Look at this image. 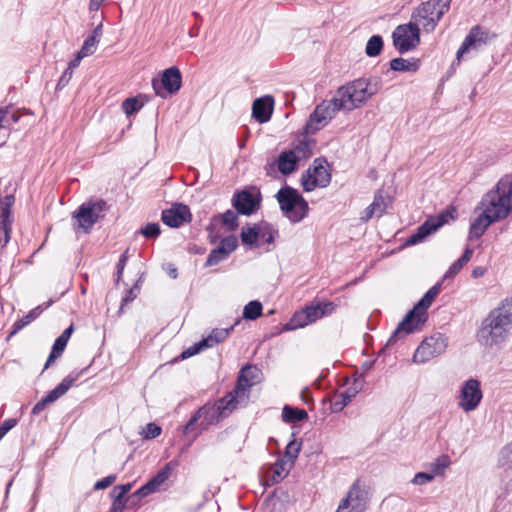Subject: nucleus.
I'll use <instances>...</instances> for the list:
<instances>
[{
	"label": "nucleus",
	"mask_w": 512,
	"mask_h": 512,
	"mask_svg": "<svg viewBox=\"0 0 512 512\" xmlns=\"http://www.w3.org/2000/svg\"><path fill=\"white\" fill-rule=\"evenodd\" d=\"M512 175L502 177L496 187L481 199L476 210L481 213L470 226V238H479L495 222L508 217L512 211Z\"/></svg>",
	"instance_id": "1"
},
{
	"label": "nucleus",
	"mask_w": 512,
	"mask_h": 512,
	"mask_svg": "<svg viewBox=\"0 0 512 512\" xmlns=\"http://www.w3.org/2000/svg\"><path fill=\"white\" fill-rule=\"evenodd\" d=\"M512 329V297L506 298L482 321L477 333L479 343L493 347L503 343Z\"/></svg>",
	"instance_id": "2"
},
{
	"label": "nucleus",
	"mask_w": 512,
	"mask_h": 512,
	"mask_svg": "<svg viewBox=\"0 0 512 512\" xmlns=\"http://www.w3.org/2000/svg\"><path fill=\"white\" fill-rule=\"evenodd\" d=\"M440 291V285L431 287L418 303L410 310L398 324L396 330L387 341V346L393 345L402 337L418 331L427 320V309L431 306Z\"/></svg>",
	"instance_id": "3"
},
{
	"label": "nucleus",
	"mask_w": 512,
	"mask_h": 512,
	"mask_svg": "<svg viewBox=\"0 0 512 512\" xmlns=\"http://www.w3.org/2000/svg\"><path fill=\"white\" fill-rule=\"evenodd\" d=\"M381 88L378 78H359L338 88V95L344 110L352 111L365 104Z\"/></svg>",
	"instance_id": "4"
},
{
	"label": "nucleus",
	"mask_w": 512,
	"mask_h": 512,
	"mask_svg": "<svg viewBox=\"0 0 512 512\" xmlns=\"http://www.w3.org/2000/svg\"><path fill=\"white\" fill-rule=\"evenodd\" d=\"M240 404L232 397L227 395L215 404H206L201 407L188 421L184 427V433H187L192 427L201 420L200 426L206 429L208 426L218 423L221 419L227 417Z\"/></svg>",
	"instance_id": "5"
},
{
	"label": "nucleus",
	"mask_w": 512,
	"mask_h": 512,
	"mask_svg": "<svg viewBox=\"0 0 512 512\" xmlns=\"http://www.w3.org/2000/svg\"><path fill=\"white\" fill-rule=\"evenodd\" d=\"M451 0H428L419 5L411 15V22L426 33L434 31L443 15L449 10Z\"/></svg>",
	"instance_id": "6"
},
{
	"label": "nucleus",
	"mask_w": 512,
	"mask_h": 512,
	"mask_svg": "<svg viewBox=\"0 0 512 512\" xmlns=\"http://www.w3.org/2000/svg\"><path fill=\"white\" fill-rule=\"evenodd\" d=\"M283 214L293 223L303 220L309 211L308 202L294 188L286 186L276 194Z\"/></svg>",
	"instance_id": "7"
},
{
	"label": "nucleus",
	"mask_w": 512,
	"mask_h": 512,
	"mask_svg": "<svg viewBox=\"0 0 512 512\" xmlns=\"http://www.w3.org/2000/svg\"><path fill=\"white\" fill-rule=\"evenodd\" d=\"M106 209L107 203L102 199L84 202L73 213V219H75L74 229L88 233Z\"/></svg>",
	"instance_id": "8"
},
{
	"label": "nucleus",
	"mask_w": 512,
	"mask_h": 512,
	"mask_svg": "<svg viewBox=\"0 0 512 512\" xmlns=\"http://www.w3.org/2000/svg\"><path fill=\"white\" fill-rule=\"evenodd\" d=\"M454 208H448L437 216L429 217L422 225H420L415 233L408 239L407 244L414 245L423 241L427 236L437 231L444 224L454 219Z\"/></svg>",
	"instance_id": "9"
},
{
	"label": "nucleus",
	"mask_w": 512,
	"mask_h": 512,
	"mask_svg": "<svg viewBox=\"0 0 512 512\" xmlns=\"http://www.w3.org/2000/svg\"><path fill=\"white\" fill-rule=\"evenodd\" d=\"M393 44L401 53L414 49L420 43V28L409 22L396 27L392 34Z\"/></svg>",
	"instance_id": "10"
},
{
	"label": "nucleus",
	"mask_w": 512,
	"mask_h": 512,
	"mask_svg": "<svg viewBox=\"0 0 512 512\" xmlns=\"http://www.w3.org/2000/svg\"><path fill=\"white\" fill-rule=\"evenodd\" d=\"M447 348V338L442 334H436L424 339L416 349L413 355V362L426 363L434 357L445 352Z\"/></svg>",
	"instance_id": "11"
},
{
	"label": "nucleus",
	"mask_w": 512,
	"mask_h": 512,
	"mask_svg": "<svg viewBox=\"0 0 512 512\" xmlns=\"http://www.w3.org/2000/svg\"><path fill=\"white\" fill-rule=\"evenodd\" d=\"M489 39L490 33L487 29L479 25L472 27L457 51V62L459 63L461 61L464 54L470 51H478L485 46L489 42Z\"/></svg>",
	"instance_id": "12"
},
{
	"label": "nucleus",
	"mask_w": 512,
	"mask_h": 512,
	"mask_svg": "<svg viewBox=\"0 0 512 512\" xmlns=\"http://www.w3.org/2000/svg\"><path fill=\"white\" fill-rule=\"evenodd\" d=\"M181 73L176 66L163 71L161 80L153 79L152 87L156 95L165 97L164 91L174 94L181 88Z\"/></svg>",
	"instance_id": "13"
},
{
	"label": "nucleus",
	"mask_w": 512,
	"mask_h": 512,
	"mask_svg": "<svg viewBox=\"0 0 512 512\" xmlns=\"http://www.w3.org/2000/svg\"><path fill=\"white\" fill-rule=\"evenodd\" d=\"M483 394L477 379L467 380L460 392L459 406L465 411H474L480 404Z\"/></svg>",
	"instance_id": "14"
},
{
	"label": "nucleus",
	"mask_w": 512,
	"mask_h": 512,
	"mask_svg": "<svg viewBox=\"0 0 512 512\" xmlns=\"http://www.w3.org/2000/svg\"><path fill=\"white\" fill-rule=\"evenodd\" d=\"M80 373H71L66 376L53 390H51L42 400L37 402L33 409L32 414L38 415L46 407V405L55 402L61 396H63L73 385V383L79 378Z\"/></svg>",
	"instance_id": "15"
},
{
	"label": "nucleus",
	"mask_w": 512,
	"mask_h": 512,
	"mask_svg": "<svg viewBox=\"0 0 512 512\" xmlns=\"http://www.w3.org/2000/svg\"><path fill=\"white\" fill-rule=\"evenodd\" d=\"M258 370L254 366H246L241 369L238 381L233 390L232 397L239 403L248 398V392L251 386L256 383Z\"/></svg>",
	"instance_id": "16"
},
{
	"label": "nucleus",
	"mask_w": 512,
	"mask_h": 512,
	"mask_svg": "<svg viewBox=\"0 0 512 512\" xmlns=\"http://www.w3.org/2000/svg\"><path fill=\"white\" fill-rule=\"evenodd\" d=\"M177 466L175 462H169L158 471L145 485L138 489L133 496L146 497L147 495L159 491L161 486L168 480L173 469Z\"/></svg>",
	"instance_id": "17"
},
{
	"label": "nucleus",
	"mask_w": 512,
	"mask_h": 512,
	"mask_svg": "<svg viewBox=\"0 0 512 512\" xmlns=\"http://www.w3.org/2000/svg\"><path fill=\"white\" fill-rule=\"evenodd\" d=\"M331 180L327 169L322 165H316L307 171L302 177V185L305 191L310 192L316 187H326Z\"/></svg>",
	"instance_id": "18"
},
{
	"label": "nucleus",
	"mask_w": 512,
	"mask_h": 512,
	"mask_svg": "<svg viewBox=\"0 0 512 512\" xmlns=\"http://www.w3.org/2000/svg\"><path fill=\"white\" fill-rule=\"evenodd\" d=\"M235 210L242 215H251L260 207V200L247 190L236 193L232 199Z\"/></svg>",
	"instance_id": "19"
},
{
	"label": "nucleus",
	"mask_w": 512,
	"mask_h": 512,
	"mask_svg": "<svg viewBox=\"0 0 512 512\" xmlns=\"http://www.w3.org/2000/svg\"><path fill=\"white\" fill-rule=\"evenodd\" d=\"M352 512H364L367 507V494L356 481L347 493L346 498L341 501Z\"/></svg>",
	"instance_id": "20"
},
{
	"label": "nucleus",
	"mask_w": 512,
	"mask_h": 512,
	"mask_svg": "<svg viewBox=\"0 0 512 512\" xmlns=\"http://www.w3.org/2000/svg\"><path fill=\"white\" fill-rule=\"evenodd\" d=\"M190 219V210L184 204H175L171 209L162 212V221L169 227H179Z\"/></svg>",
	"instance_id": "21"
},
{
	"label": "nucleus",
	"mask_w": 512,
	"mask_h": 512,
	"mask_svg": "<svg viewBox=\"0 0 512 512\" xmlns=\"http://www.w3.org/2000/svg\"><path fill=\"white\" fill-rule=\"evenodd\" d=\"M14 202L15 198L13 195H6L0 200V230L4 233L2 246H5L10 239L12 224L11 211Z\"/></svg>",
	"instance_id": "22"
},
{
	"label": "nucleus",
	"mask_w": 512,
	"mask_h": 512,
	"mask_svg": "<svg viewBox=\"0 0 512 512\" xmlns=\"http://www.w3.org/2000/svg\"><path fill=\"white\" fill-rule=\"evenodd\" d=\"M73 331H74V327H73V325H70L55 340L52 350H51V353L45 363V369H47L57 358H59L61 356Z\"/></svg>",
	"instance_id": "23"
},
{
	"label": "nucleus",
	"mask_w": 512,
	"mask_h": 512,
	"mask_svg": "<svg viewBox=\"0 0 512 512\" xmlns=\"http://www.w3.org/2000/svg\"><path fill=\"white\" fill-rule=\"evenodd\" d=\"M272 102H273V100L271 97L256 99L252 105L253 117L260 123L267 122L270 119L271 114H272V110H271Z\"/></svg>",
	"instance_id": "24"
},
{
	"label": "nucleus",
	"mask_w": 512,
	"mask_h": 512,
	"mask_svg": "<svg viewBox=\"0 0 512 512\" xmlns=\"http://www.w3.org/2000/svg\"><path fill=\"white\" fill-rule=\"evenodd\" d=\"M340 110H344V106H342V102L338 95L335 94L331 100L323 101L321 104L316 106L315 116L323 114V116H327L329 119H332Z\"/></svg>",
	"instance_id": "25"
},
{
	"label": "nucleus",
	"mask_w": 512,
	"mask_h": 512,
	"mask_svg": "<svg viewBox=\"0 0 512 512\" xmlns=\"http://www.w3.org/2000/svg\"><path fill=\"white\" fill-rule=\"evenodd\" d=\"M335 309V305L332 302L326 303H318L316 305L307 306L304 308L306 313V318H309L308 321L311 323L316 320L322 318L325 315L331 314Z\"/></svg>",
	"instance_id": "26"
},
{
	"label": "nucleus",
	"mask_w": 512,
	"mask_h": 512,
	"mask_svg": "<svg viewBox=\"0 0 512 512\" xmlns=\"http://www.w3.org/2000/svg\"><path fill=\"white\" fill-rule=\"evenodd\" d=\"M240 319H237L235 321V323L229 327V328H226V329H213L211 331V333L203 340V342H205L206 344V347L207 348H211L221 342H223L229 335L230 333L234 330L235 326H237L239 323H240Z\"/></svg>",
	"instance_id": "27"
},
{
	"label": "nucleus",
	"mask_w": 512,
	"mask_h": 512,
	"mask_svg": "<svg viewBox=\"0 0 512 512\" xmlns=\"http://www.w3.org/2000/svg\"><path fill=\"white\" fill-rule=\"evenodd\" d=\"M298 161L299 160L294 155V152H291L290 150L283 151L278 157V170L283 175H289L295 170Z\"/></svg>",
	"instance_id": "28"
},
{
	"label": "nucleus",
	"mask_w": 512,
	"mask_h": 512,
	"mask_svg": "<svg viewBox=\"0 0 512 512\" xmlns=\"http://www.w3.org/2000/svg\"><path fill=\"white\" fill-rule=\"evenodd\" d=\"M17 118L14 113L8 110H0V146H2L9 135V126L12 122H16Z\"/></svg>",
	"instance_id": "29"
},
{
	"label": "nucleus",
	"mask_w": 512,
	"mask_h": 512,
	"mask_svg": "<svg viewBox=\"0 0 512 512\" xmlns=\"http://www.w3.org/2000/svg\"><path fill=\"white\" fill-rule=\"evenodd\" d=\"M307 418L308 414L304 409L293 408L288 405L282 409V419L286 423H296Z\"/></svg>",
	"instance_id": "30"
},
{
	"label": "nucleus",
	"mask_w": 512,
	"mask_h": 512,
	"mask_svg": "<svg viewBox=\"0 0 512 512\" xmlns=\"http://www.w3.org/2000/svg\"><path fill=\"white\" fill-rule=\"evenodd\" d=\"M331 119H329L327 116H323V114H319L315 116V110L310 115L306 125H305V132L307 134H314L318 130H320L322 127L326 126L328 122Z\"/></svg>",
	"instance_id": "31"
},
{
	"label": "nucleus",
	"mask_w": 512,
	"mask_h": 512,
	"mask_svg": "<svg viewBox=\"0 0 512 512\" xmlns=\"http://www.w3.org/2000/svg\"><path fill=\"white\" fill-rule=\"evenodd\" d=\"M43 311L42 306H37L33 310H31L27 315L16 321L13 325V329L10 333V337L15 335L17 332L22 330L24 327L29 325L33 320H35Z\"/></svg>",
	"instance_id": "32"
},
{
	"label": "nucleus",
	"mask_w": 512,
	"mask_h": 512,
	"mask_svg": "<svg viewBox=\"0 0 512 512\" xmlns=\"http://www.w3.org/2000/svg\"><path fill=\"white\" fill-rule=\"evenodd\" d=\"M390 68L394 71L407 72L412 71L416 72L419 68L417 61H409L404 58H394L390 61Z\"/></svg>",
	"instance_id": "33"
},
{
	"label": "nucleus",
	"mask_w": 512,
	"mask_h": 512,
	"mask_svg": "<svg viewBox=\"0 0 512 512\" xmlns=\"http://www.w3.org/2000/svg\"><path fill=\"white\" fill-rule=\"evenodd\" d=\"M293 465L294 464H292L291 461H287L285 458H279L276 461L273 469V481L278 482L279 480L283 479L288 474Z\"/></svg>",
	"instance_id": "34"
},
{
	"label": "nucleus",
	"mask_w": 512,
	"mask_h": 512,
	"mask_svg": "<svg viewBox=\"0 0 512 512\" xmlns=\"http://www.w3.org/2000/svg\"><path fill=\"white\" fill-rule=\"evenodd\" d=\"M450 464L451 460L449 456L441 455L430 464V473L434 475V477L442 476Z\"/></svg>",
	"instance_id": "35"
},
{
	"label": "nucleus",
	"mask_w": 512,
	"mask_h": 512,
	"mask_svg": "<svg viewBox=\"0 0 512 512\" xmlns=\"http://www.w3.org/2000/svg\"><path fill=\"white\" fill-rule=\"evenodd\" d=\"M290 151L294 152L299 161L306 159L312 154V142L305 139L299 140Z\"/></svg>",
	"instance_id": "36"
},
{
	"label": "nucleus",
	"mask_w": 512,
	"mask_h": 512,
	"mask_svg": "<svg viewBox=\"0 0 512 512\" xmlns=\"http://www.w3.org/2000/svg\"><path fill=\"white\" fill-rule=\"evenodd\" d=\"M260 224L252 227L243 228L241 231V240L246 245H253L260 238Z\"/></svg>",
	"instance_id": "37"
},
{
	"label": "nucleus",
	"mask_w": 512,
	"mask_h": 512,
	"mask_svg": "<svg viewBox=\"0 0 512 512\" xmlns=\"http://www.w3.org/2000/svg\"><path fill=\"white\" fill-rule=\"evenodd\" d=\"M262 309L263 306L259 301H250L248 304L245 305L243 309V318L247 320H256L258 317L261 316Z\"/></svg>",
	"instance_id": "38"
},
{
	"label": "nucleus",
	"mask_w": 512,
	"mask_h": 512,
	"mask_svg": "<svg viewBox=\"0 0 512 512\" xmlns=\"http://www.w3.org/2000/svg\"><path fill=\"white\" fill-rule=\"evenodd\" d=\"M383 48V40L379 35H373L367 42L365 52L369 57L378 56Z\"/></svg>",
	"instance_id": "39"
},
{
	"label": "nucleus",
	"mask_w": 512,
	"mask_h": 512,
	"mask_svg": "<svg viewBox=\"0 0 512 512\" xmlns=\"http://www.w3.org/2000/svg\"><path fill=\"white\" fill-rule=\"evenodd\" d=\"M223 225L227 226L228 231H235L238 227V216L232 210H227L218 216Z\"/></svg>",
	"instance_id": "40"
},
{
	"label": "nucleus",
	"mask_w": 512,
	"mask_h": 512,
	"mask_svg": "<svg viewBox=\"0 0 512 512\" xmlns=\"http://www.w3.org/2000/svg\"><path fill=\"white\" fill-rule=\"evenodd\" d=\"M228 256L229 255L218 246L217 248L213 249L210 252V254L207 257L205 265L207 267L215 266L219 264L221 261L228 258Z\"/></svg>",
	"instance_id": "41"
},
{
	"label": "nucleus",
	"mask_w": 512,
	"mask_h": 512,
	"mask_svg": "<svg viewBox=\"0 0 512 512\" xmlns=\"http://www.w3.org/2000/svg\"><path fill=\"white\" fill-rule=\"evenodd\" d=\"M308 319L309 318H306L305 310L302 309L294 314V316L290 320V323L288 324L289 327L287 329H297L305 327L311 323L310 321H308Z\"/></svg>",
	"instance_id": "42"
},
{
	"label": "nucleus",
	"mask_w": 512,
	"mask_h": 512,
	"mask_svg": "<svg viewBox=\"0 0 512 512\" xmlns=\"http://www.w3.org/2000/svg\"><path fill=\"white\" fill-rule=\"evenodd\" d=\"M369 206L375 211L376 216H382L387 208V202L381 193H377Z\"/></svg>",
	"instance_id": "43"
},
{
	"label": "nucleus",
	"mask_w": 512,
	"mask_h": 512,
	"mask_svg": "<svg viewBox=\"0 0 512 512\" xmlns=\"http://www.w3.org/2000/svg\"><path fill=\"white\" fill-rule=\"evenodd\" d=\"M98 39H96L95 35L89 36L83 43L79 53H81V56H89L92 55L97 47Z\"/></svg>",
	"instance_id": "44"
},
{
	"label": "nucleus",
	"mask_w": 512,
	"mask_h": 512,
	"mask_svg": "<svg viewBox=\"0 0 512 512\" xmlns=\"http://www.w3.org/2000/svg\"><path fill=\"white\" fill-rule=\"evenodd\" d=\"M301 449V443L297 442L296 440H293L288 443L286 450H285V459L287 461H291L292 464H294L296 458L298 457V454Z\"/></svg>",
	"instance_id": "45"
},
{
	"label": "nucleus",
	"mask_w": 512,
	"mask_h": 512,
	"mask_svg": "<svg viewBox=\"0 0 512 512\" xmlns=\"http://www.w3.org/2000/svg\"><path fill=\"white\" fill-rule=\"evenodd\" d=\"M141 107L142 104L136 98H127L122 103V109L128 116L136 113Z\"/></svg>",
	"instance_id": "46"
},
{
	"label": "nucleus",
	"mask_w": 512,
	"mask_h": 512,
	"mask_svg": "<svg viewBox=\"0 0 512 512\" xmlns=\"http://www.w3.org/2000/svg\"><path fill=\"white\" fill-rule=\"evenodd\" d=\"M238 246V240L236 236L231 235L221 240L219 248L230 255Z\"/></svg>",
	"instance_id": "47"
},
{
	"label": "nucleus",
	"mask_w": 512,
	"mask_h": 512,
	"mask_svg": "<svg viewBox=\"0 0 512 512\" xmlns=\"http://www.w3.org/2000/svg\"><path fill=\"white\" fill-rule=\"evenodd\" d=\"M499 462L506 468H512V442L501 450Z\"/></svg>",
	"instance_id": "48"
},
{
	"label": "nucleus",
	"mask_w": 512,
	"mask_h": 512,
	"mask_svg": "<svg viewBox=\"0 0 512 512\" xmlns=\"http://www.w3.org/2000/svg\"><path fill=\"white\" fill-rule=\"evenodd\" d=\"M261 227V233H260V239H262L264 242L271 244L274 242V235L276 231L273 230V228L267 224V223H260Z\"/></svg>",
	"instance_id": "49"
},
{
	"label": "nucleus",
	"mask_w": 512,
	"mask_h": 512,
	"mask_svg": "<svg viewBox=\"0 0 512 512\" xmlns=\"http://www.w3.org/2000/svg\"><path fill=\"white\" fill-rule=\"evenodd\" d=\"M206 343L203 342V340L195 343L194 345H192L191 347H189L188 349L184 350L181 354V358L182 359H187L189 357H192L196 354H198L199 352H201L202 350L204 349H207Z\"/></svg>",
	"instance_id": "50"
},
{
	"label": "nucleus",
	"mask_w": 512,
	"mask_h": 512,
	"mask_svg": "<svg viewBox=\"0 0 512 512\" xmlns=\"http://www.w3.org/2000/svg\"><path fill=\"white\" fill-rule=\"evenodd\" d=\"M140 233L146 238H155L160 234V226L158 223H148Z\"/></svg>",
	"instance_id": "51"
},
{
	"label": "nucleus",
	"mask_w": 512,
	"mask_h": 512,
	"mask_svg": "<svg viewBox=\"0 0 512 512\" xmlns=\"http://www.w3.org/2000/svg\"><path fill=\"white\" fill-rule=\"evenodd\" d=\"M434 478H435L434 475H432L430 472L429 473L418 472L415 474V476L413 477L411 482L414 485H424L429 482H432L434 480Z\"/></svg>",
	"instance_id": "52"
},
{
	"label": "nucleus",
	"mask_w": 512,
	"mask_h": 512,
	"mask_svg": "<svg viewBox=\"0 0 512 512\" xmlns=\"http://www.w3.org/2000/svg\"><path fill=\"white\" fill-rule=\"evenodd\" d=\"M161 434V427L154 424V423H148L146 425V428L144 430L145 438L147 439H153L156 438Z\"/></svg>",
	"instance_id": "53"
},
{
	"label": "nucleus",
	"mask_w": 512,
	"mask_h": 512,
	"mask_svg": "<svg viewBox=\"0 0 512 512\" xmlns=\"http://www.w3.org/2000/svg\"><path fill=\"white\" fill-rule=\"evenodd\" d=\"M466 265L462 260L459 258L456 260L452 265L449 267L447 272L444 275V278H452L454 277L459 271L463 268V266Z\"/></svg>",
	"instance_id": "54"
},
{
	"label": "nucleus",
	"mask_w": 512,
	"mask_h": 512,
	"mask_svg": "<svg viewBox=\"0 0 512 512\" xmlns=\"http://www.w3.org/2000/svg\"><path fill=\"white\" fill-rule=\"evenodd\" d=\"M116 480V475L112 474V475H109L99 481H97L95 484H94V489L95 490H103V489H106L108 488L110 485H112Z\"/></svg>",
	"instance_id": "55"
},
{
	"label": "nucleus",
	"mask_w": 512,
	"mask_h": 512,
	"mask_svg": "<svg viewBox=\"0 0 512 512\" xmlns=\"http://www.w3.org/2000/svg\"><path fill=\"white\" fill-rule=\"evenodd\" d=\"M138 291H139V287L137 284L133 288H131L130 290L127 291V294L122 299L120 312L123 310L125 305H127L129 302L133 301L137 297Z\"/></svg>",
	"instance_id": "56"
},
{
	"label": "nucleus",
	"mask_w": 512,
	"mask_h": 512,
	"mask_svg": "<svg viewBox=\"0 0 512 512\" xmlns=\"http://www.w3.org/2000/svg\"><path fill=\"white\" fill-rule=\"evenodd\" d=\"M17 424L16 419H7L0 426V433L4 436L8 431H10Z\"/></svg>",
	"instance_id": "57"
},
{
	"label": "nucleus",
	"mask_w": 512,
	"mask_h": 512,
	"mask_svg": "<svg viewBox=\"0 0 512 512\" xmlns=\"http://www.w3.org/2000/svg\"><path fill=\"white\" fill-rule=\"evenodd\" d=\"M341 397H342L341 402L336 401L334 403V406L338 410H342L350 402V399H351V396L350 395H346V394H342Z\"/></svg>",
	"instance_id": "58"
},
{
	"label": "nucleus",
	"mask_w": 512,
	"mask_h": 512,
	"mask_svg": "<svg viewBox=\"0 0 512 512\" xmlns=\"http://www.w3.org/2000/svg\"><path fill=\"white\" fill-rule=\"evenodd\" d=\"M125 508V501L115 500L111 506L110 512H122Z\"/></svg>",
	"instance_id": "59"
},
{
	"label": "nucleus",
	"mask_w": 512,
	"mask_h": 512,
	"mask_svg": "<svg viewBox=\"0 0 512 512\" xmlns=\"http://www.w3.org/2000/svg\"><path fill=\"white\" fill-rule=\"evenodd\" d=\"M71 76H72V71H70L67 68L64 71V73L62 74V76L60 77L59 82H58V86L67 84L68 81L70 80Z\"/></svg>",
	"instance_id": "60"
},
{
	"label": "nucleus",
	"mask_w": 512,
	"mask_h": 512,
	"mask_svg": "<svg viewBox=\"0 0 512 512\" xmlns=\"http://www.w3.org/2000/svg\"><path fill=\"white\" fill-rule=\"evenodd\" d=\"M374 215H376L375 211L372 210L370 206L366 208L364 211V214L361 216V220L364 222H367L369 219H371Z\"/></svg>",
	"instance_id": "61"
},
{
	"label": "nucleus",
	"mask_w": 512,
	"mask_h": 512,
	"mask_svg": "<svg viewBox=\"0 0 512 512\" xmlns=\"http://www.w3.org/2000/svg\"><path fill=\"white\" fill-rule=\"evenodd\" d=\"M85 56H81V53L78 52L77 56L75 59H73L70 63H69V66H68V69L70 71H72L74 68L78 67L79 64H80V61L84 58Z\"/></svg>",
	"instance_id": "62"
},
{
	"label": "nucleus",
	"mask_w": 512,
	"mask_h": 512,
	"mask_svg": "<svg viewBox=\"0 0 512 512\" xmlns=\"http://www.w3.org/2000/svg\"><path fill=\"white\" fill-rule=\"evenodd\" d=\"M131 488H132V484H130V483L123 484V485H117L114 487V493H116L118 490H121L122 493H124L126 495L131 490Z\"/></svg>",
	"instance_id": "63"
},
{
	"label": "nucleus",
	"mask_w": 512,
	"mask_h": 512,
	"mask_svg": "<svg viewBox=\"0 0 512 512\" xmlns=\"http://www.w3.org/2000/svg\"><path fill=\"white\" fill-rule=\"evenodd\" d=\"M473 254V249L472 248H469L467 247L463 253V255L460 257V259L462 260V262H464L465 264L468 263V261L470 260L471 256Z\"/></svg>",
	"instance_id": "64"
}]
</instances>
